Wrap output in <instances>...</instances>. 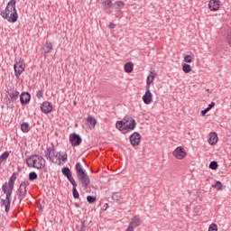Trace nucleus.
<instances>
[{
    "label": "nucleus",
    "mask_w": 231,
    "mask_h": 231,
    "mask_svg": "<svg viewBox=\"0 0 231 231\" xmlns=\"http://www.w3.org/2000/svg\"><path fill=\"white\" fill-rule=\"evenodd\" d=\"M124 6H125V4L123 1H116L114 4V7L116 8V10H122Z\"/></svg>",
    "instance_id": "obj_31"
},
{
    "label": "nucleus",
    "mask_w": 231,
    "mask_h": 231,
    "mask_svg": "<svg viewBox=\"0 0 231 231\" xmlns=\"http://www.w3.org/2000/svg\"><path fill=\"white\" fill-rule=\"evenodd\" d=\"M134 69V66L131 62H127L124 66V69L125 73H133V69Z\"/></svg>",
    "instance_id": "obj_28"
},
{
    "label": "nucleus",
    "mask_w": 231,
    "mask_h": 231,
    "mask_svg": "<svg viewBox=\"0 0 231 231\" xmlns=\"http://www.w3.org/2000/svg\"><path fill=\"white\" fill-rule=\"evenodd\" d=\"M37 178H38V175L35 173V171L29 173V181H35Z\"/></svg>",
    "instance_id": "obj_33"
},
{
    "label": "nucleus",
    "mask_w": 231,
    "mask_h": 231,
    "mask_svg": "<svg viewBox=\"0 0 231 231\" xmlns=\"http://www.w3.org/2000/svg\"><path fill=\"white\" fill-rule=\"evenodd\" d=\"M208 111H210V110L207 107V108H205L204 110L201 111V115L203 116H205V115H207V113H208Z\"/></svg>",
    "instance_id": "obj_42"
},
{
    "label": "nucleus",
    "mask_w": 231,
    "mask_h": 231,
    "mask_svg": "<svg viewBox=\"0 0 231 231\" xmlns=\"http://www.w3.org/2000/svg\"><path fill=\"white\" fill-rule=\"evenodd\" d=\"M172 154L177 160H183L187 156V152H185L183 147L179 146L173 151Z\"/></svg>",
    "instance_id": "obj_11"
},
{
    "label": "nucleus",
    "mask_w": 231,
    "mask_h": 231,
    "mask_svg": "<svg viewBox=\"0 0 231 231\" xmlns=\"http://www.w3.org/2000/svg\"><path fill=\"white\" fill-rule=\"evenodd\" d=\"M88 124H89V129H95V125H97V119L95 117L89 116L87 118Z\"/></svg>",
    "instance_id": "obj_25"
},
{
    "label": "nucleus",
    "mask_w": 231,
    "mask_h": 231,
    "mask_svg": "<svg viewBox=\"0 0 231 231\" xmlns=\"http://www.w3.org/2000/svg\"><path fill=\"white\" fill-rule=\"evenodd\" d=\"M71 185H72V196L74 199H79V198H80V195L79 194V190H77V181L72 182Z\"/></svg>",
    "instance_id": "obj_24"
},
{
    "label": "nucleus",
    "mask_w": 231,
    "mask_h": 231,
    "mask_svg": "<svg viewBox=\"0 0 231 231\" xmlns=\"http://www.w3.org/2000/svg\"><path fill=\"white\" fill-rule=\"evenodd\" d=\"M31 99H32V96L28 92H23L20 95V102H21L22 106L28 104Z\"/></svg>",
    "instance_id": "obj_18"
},
{
    "label": "nucleus",
    "mask_w": 231,
    "mask_h": 231,
    "mask_svg": "<svg viewBox=\"0 0 231 231\" xmlns=\"http://www.w3.org/2000/svg\"><path fill=\"white\" fill-rule=\"evenodd\" d=\"M69 143L72 147H79L82 143V138L79 134L73 133L69 134Z\"/></svg>",
    "instance_id": "obj_9"
},
{
    "label": "nucleus",
    "mask_w": 231,
    "mask_h": 231,
    "mask_svg": "<svg viewBox=\"0 0 231 231\" xmlns=\"http://www.w3.org/2000/svg\"><path fill=\"white\" fill-rule=\"evenodd\" d=\"M215 189H217V190H221L223 189V184H221V181L217 180L215 185H213Z\"/></svg>",
    "instance_id": "obj_37"
},
{
    "label": "nucleus",
    "mask_w": 231,
    "mask_h": 231,
    "mask_svg": "<svg viewBox=\"0 0 231 231\" xmlns=\"http://www.w3.org/2000/svg\"><path fill=\"white\" fill-rule=\"evenodd\" d=\"M182 71L185 73H190L192 71V67L189 64H182Z\"/></svg>",
    "instance_id": "obj_32"
},
{
    "label": "nucleus",
    "mask_w": 231,
    "mask_h": 231,
    "mask_svg": "<svg viewBox=\"0 0 231 231\" xmlns=\"http://www.w3.org/2000/svg\"><path fill=\"white\" fill-rule=\"evenodd\" d=\"M44 152H45L46 160H48L49 162H51L52 163L54 162L53 159L58 158V155L55 154V147H51V146L47 147Z\"/></svg>",
    "instance_id": "obj_10"
},
{
    "label": "nucleus",
    "mask_w": 231,
    "mask_h": 231,
    "mask_svg": "<svg viewBox=\"0 0 231 231\" xmlns=\"http://www.w3.org/2000/svg\"><path fill=\"white\" fill-rule=\"evenodd\" d=\"M208 231H217V225L211 224L208 227Z\"/></svg>",
    "instance_id": "obj_41"
},
{
    "label": "nucleus",
    "mask_w": 231,
    "mask_h": 231,
    "mask_svg": "<svg viewBox=\"0 0 231 231\" xmlns=\"http://www.w3.org/2000/svg\"><path fill=\"white\" fill-rule=\"evenodd\" d=\"M29 231H35V229H29Z\"/></svg>",
    "instance_id": "obj_45"
},
{
    "label": "nucleus",
    "mask_w": 231,
    "mask_h": 231,
    "mask_svg": "<svg viewBox=\"0 0 231 231\" xmlns=\"http://www.w3.org/2000/svg\"><path fill=\"white\" fill-rule=\"evenodd\" d=\"M142 225V218H140V216H134L132 217L129 226L125 231H134V228L137 226H140Z\"/></svg>",
    "instance_id": "obj_8"
},
{
    "label": "nucleus",
    "mask_w": 231,
    "mask_h": 231,
    "mask_svg": "<svg viewBox=\"0 0 231 231\" xmlns=\"http://www.w3.org/2000/svg\"><path fill=\"white\" fill-rule=\"evenodd\" d=\"M184 62H187V63L192 62V56H190V55H186V56L184 57Z\"/></svg>",
    "instance_id": "obj_40"
},
{
    "label": "nucleus",
    "mask_w": 231,
    "mask_h": 231,
    "mask_svg": "<svg viewBox=\"0 0 231 231\" xmlns=\"http://www.w3.org/2000/svg\"><path fill=\"white\" fill-rule=\"evenodd\" d=\"M78 231H86V220H81L80 223L76 226Z\"/></svg>",
    "instance_id": "obj_29"
},
{
    "label": "nucleus",
    "mask_w": 231,
    "mask_h": 231,
    "mask_svg": "<svg viewBox=\"0 0 231 231\" xmlns=\"http://www.w3.org/2000/svg\"><path fill=\"white\" fill-rule=\"evenodd\" d=\"M78 180L83 189H88V187H89V184L91 183L89 176H88V173L78 177Z\"/></svg>",
    "instance_id": "obj_12"
},
{
    "label": "nucleus",
    "mask_w": 231,
    "mask_h": 231,
    "mask_svg": "<svg viewBox=\"0 0 231 231\" xmlns=\"http://www.w3.org/2000/svg\"><path fill=\"white\" fill-rule=\"evenodd\" d=\"M8 23H17V19H19V14H17V8L15 7L14 10L5 18Z\"/></svg>",
    "instance_id": "obj_16"
},
{
    "label": "nucleus",
    "mask_w": 231,
    "mask_h": 231,
    "mask_svg": "<svg viewBox=\"0 0 231 231\" xmlns=\"http://www.w3.org/2000/svg\"><path fill=\"white\" fill-rule=\"evenodd\" d=\"M8 95L11 98V102H15L17 100V98H19V91L17 90H11L10 92H8Z\"/></svg>",
    "instance_id": "obj_23"
},
{
    "label": "nucleus",
    "mask_w": 231,
    "mask_h": 231,
    "mask_svg": "<svg viewBox=\"0 0 231 231\" xmlns=\"http://www.w3.org/2000/svg\"><path fill=\"white\" fill-rule=\"evenodd\" d=\"M30 129H32L30 127V124L25 122L21 125V131H23V133H30Z\"/></svg>",
    "instance_id": "obj_30"
},
{
    "label": "nucleus",
    "mask_w": 231,
    "mask_h": 231,
    "mask_svg": "<svg viewBox=\"0 0 231 231\" xmlns=\"http://www.w3.org/2000/svg\"><path fill=\"white\" fill-rule=\"evenodd\" d=\"M208 143L210 145H216L217 143V134L216 133L209 134Z\"/></svg>",
    "instance_id": "obj_22"
},
{
    "label": "nucleus",
    "mask_w": 231,
    "mask_h": 231,
    "mask_svg": "<svg viewBox=\"0 0 231 231\" xmlns=\"http://www.w3.org/2000/svg\"><path fill=\"white\" fill-rule=\"evenodd\" d=\"M44 97V90L41 89L36 92V97L38 100H41Z\"/></svg>",
    "instance_id": "obj_34"
},
{
    "label": "nucleus",
    "mask_w": 231,
    "mask_h": 231,
    "mask_svg": "<svg viewBox=\"0 0 231 231\" xmlns=\"http://www.w3.org/2000/svg\"><path fill=\"white\" fill-rule=\"evenodd\" d=\"M209 169H212V171H216V169H217V162L212 161L209 163Z\"/></svg>",
    "instance_id": "obj_35"
},
{
    "label": "nucleus",
    "mask_w": 231,
    "mask_h": 231,
    "mask_svg": "<svg viewBox=\"0 0 231 231\" xmlns=\"http://www.w3.org/2000/svg\"><path fill=\"white\" fill-rule=\"evenodd\" d=\"M43 50L45 51V54L51 53V50H53V44L51 43V42H46Z\"/></svg>",
    "instance_id": "obj_27"
},
{
    "label": "nucleus",
    "mask_w": 231,
    "mask_h": 231,
    "mask_svg": "<svg viewBox=\"0 0 231 231\" xmlns=\"http://www.w3.org/2000/svg\"><path fill=\"white\" fill-rule=\"evenodd\" d=\"M142 135L139 133H134L130 136V143L134 147L136 145H140Z\"/></svg>",
    "instance_id": "obj_15"
},
{
    "label": "nucleus",
    "mask_w": 231,
    "mask_h": 231,
    "mask_svg": "<svg viewBox=\"0 0 231 231\" xmlns=\"http://www.w3.org/2000/svg\"><path fill=\"white\" fill-rule=\"evenodd\" d=\"M14 76L16 77V79H19L21 75H23L24 69H26V65L24 64V61L23 60L16 61L14 65Z\"/></svg>",
    "instance_id": "obj_6"
},
{
    "label": "nucleus",
    "mask_w": 231,
    "mask_h": 231,
    "mask_svg": "<svg viewBox=\"0 0 231 231\" xmlns=\"http://www.w3.org/2000/svg\"><path fill=\"white\" fill-rule=\"evenodd\" d=\"M19 176V173L14 172L12 176L9 179L8 182H5L2 185V190H9L10 192H14V187L15 185V180H17V177Z\"/></svg>",
    "instance_id": "obj_4"
},
{
    "label": "nucleus",
    "mask_w": 231,
    "mask_h": 231,
    "mask_svg": "<svg viewBox=\"0 0 231 231\" xmlns=\"http://www.w3.org/2000/svg\"><path fill=\"white\" fill-rule=\"evenodd\" d=\"M115 23H110L109 25H108V28L110 29V30H115Z\"/></svg>",
    "instance_id": "obj_44"
},
{
    "label": "nucleus",
    "mask_w": 231,
    "mask_h": 231,
    "mask_svg": "<svg viewBox=\"0 0 231 231\" xmlns=\"http://www.w3.org/2000/svg\"><path fill=\"white\" fill-rule=\"evenodd\" d=\"M42 113H44V115H48L53 111V106H51V103L49 101H45L41 106Z\"/></svg>",
    "instance_id": "obj_14"
},
{
    "label": "nucleus",
    "mask_w": 231,
    "mask_h": 231,
    "mask_svg": "<svg viewBox=\"0 0 231 231\" xmlns=\"http://www.w3.org/2000/svg\"><path fill=\"white\" fill-rule=\"evenodd\" d=\"M103 4L105 6H106V8H111V6H113V2L111 0H105Z\"/></svg>",
    "instance_id": "obj_38"
},
{
    "label": "nucleus",
    "mask_w": 231,
    "mask_h": 231,
    "mask_svg": "<svg viewBox=\"0 0 231 231\" xmlns=\"http://www.w3.org/2000/svg\"><path fill=\"white\" fill-rule=\"evenodd\" d=\"M156 79V72H151L148 77H147V79H146V88H151V85L152 82H154V79Z\"/></svg>",
    "instance_id": "obj_21"
},
{
    "label": "nucleus",
    "mask_w": 231,
    "mask_h": 231,
    "mask_svg": "<svg viewBox=\"0 0 231 231\" xmlns=\"http://www.w3.org/2000/svg\"><path fill=\"white\" fill-rule=\"evenodd\" d=\"M4 194H5V199H1V207H5V212H10V205H12V194L14 191H9L7 189H2Z\"/></svg>",
    "instance_id": "obj_3"
},
{
    "label": "nucleus",
    "mask_w": 231,
    "mask_h": 231,
    "mask_svg": "<svg viewBox=\"0 0 231 231\" xmlns=\"http://www.w3.org/2000/svg\"><path fill=\"white\" fill-rule=\"evenodd\" d=\"M116 129L119 131H134L136 127V121L133 117H125L122 121L116 123Z\"/></svg>",
    "instance_id": "obj_2"
},
{
    "label": "nucleus",
    "mask_w": 231,
    "mask_h": 231,
    "mask_svg": "<svg viewBox=\"0 0 231 231\" xmlns=\"http://www.w3.org/2000/svg\"><path fill=\"white\" fill-rule=\"evenodd\" d=\"M75 171H76V174H77L78 178L80 177V176H84V175L88 174L84 171V168L82 167V164L80 162L76 163Z\"/></svg>",
    "instance_id": "obj_19"
},
{
    "label": "nucleus",
    "mask_w": 231,
    "mask_h": 231,
    "mask_svg": "<svg viewBox=\"0 0 231 231\" xmlns=\"http://www.w3.org/2000/svg\"><path fill=\"white\" fill-rule=\"evenodd\" d=\"M112 199L114 200V201H120V199H122V197H120L118 194H116V193H114L113 195H112Z\"/></svg>",
    "instance_id": "obj_39"
},
{
    "label": "nucleus",
    "mask_w": 231,
    "mask_h": 231,
    "mask_svg": "<svg viewBox=\"0 0 231 231\" xmlns=\"http://www.w3.org/2000/svg\"><path fill=\"white\" fill-rule=\"evenodd\" d=\"M143 102L147 106L152 102V94L150 88H146L145 94L143 96Z\"/></svg>",
    "instance_id": "obj_17"
},
{
    "label": "nucleus",
    "mask_w": 231,
    "mask_h": 231,
    "mask_svg": "<svg viewBox=\"0 0 231 231\" xmlns=\"http://www.w3.org/2000/svg\"><path fill=\"white\" fill-rule=\"evenodd\" d=\"M28 185H30V182L28 180H24L20 184V187L18 189V199H20V201H23V199L26 198V187H28Z\"/></svg>",
    "instance_id": "obj_7"
},
{
    "label": "nucleus",
    "mask_w": 231,
    "mask_h": 231,
    "mask_svg": "<svg viewBox=\"0 0 231 231\" xmlns=\"http://www.w3.org/2000/svg\"><path fill=\"white\" fill-rule=\"evenodd\" d=\"M56 155H58L59 162H63L64 163H66V162H68V153L67 152H59Z\"/></svg>",
    "instance_id": "obj_26"
},
{
    "label": "nucleus",
    "mask_w": 231,
    "mask_h": 231,
    "mask_svg": "<svg viewBox=\"0 0 231 231\" xmlns=\"http://www.w3.org/2000/svg\"><path fill=\"white\" fill-rule=\"evenodd\" d=\"M16 3L17 0H10L7 3L5 9L0 12V15L1 17H3V19L7 17V15H10L14 12Z\"/></svg>",
    "instance_id": "obj_5"
},
{
    "label": "nucleus",
    "mask_w": 231,
    "mask_h": 231,
    "mask_svg": "<svg viewBox=\"0 0 231 231\" xmlns=\"http://www.w3.org/2000/svg\"><path fill=\"white\" fill-rule=\"evenodd\" d=\"M26 163L28 167H32V169H37L38 171L46 167V160L44 157L37 154L27 157Z\"/></svg>",
    "instance_id": "obj_1"
},
{
    "label": "nucleus",
    "mask_w": 231,
    "mask_h": 231,
    "mask_svg": "<svg viewBox=\"0 0 231 231\" xmlns=\"http://www.w3.org/2000/svg\"><path fill=\"white\" fill-rule=\"evenodd\" d=\"M87 201H88V203L93 204L97 201V197L88 196Z\"/></svg>",
    "instance_id": "obj_36"
},
{
    "label": "nucleus",
    "mask_w": 231,
    "mask_h": 231,
    "mask_svg": "<svg viewBox=\"0 0 231 231\" xmlns=\"http://www.w3.org/2000/svg\"><path fill=\"white\" fill-rule=\"evenodd\" d=\"M208 7L211 12H217V10H219V0H211L208 4Z\"/></svg>",
    "instance_id": "obj_20"
},
{
    "label": "nucleus",
    "mask_w": 231,
    "mask_h": 231,
    "mask_svg": "<svg viewBox=\"0 0 231 231\" xmlns=\"http://www.w3.org/2000/svg\"><path fill=\"white\" fill-rule=\"evenodd\" d=\"M61 172L63 176H65V178H67V180L69 181V183L76 182L75 179L73 178V174L71 173V170H69V168L68 167L62 168Z\"/></svg>",
    "instance_id": "obj_13"
},
{
    "label": "nucleus",
    "mask_w": 231,
    "mask_h": 231,
    "mask_svg": "<svg viewBox=\"0 0 231 231\" xmlns=\"http://www.w3.org/2000/svg\"><path fill=\"white\" fill-rule=\"evenodd\" d=\"M214 106H216V103L211 102V104L208 105V108L210 111V109H212V107H214Z\"/></svg>",
    "instance_id": "obj_43"
}]
</instances>
